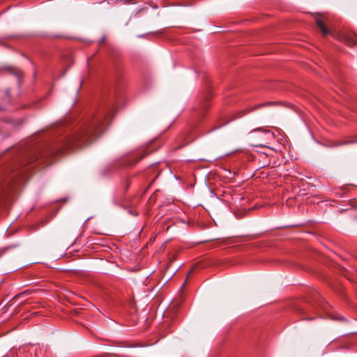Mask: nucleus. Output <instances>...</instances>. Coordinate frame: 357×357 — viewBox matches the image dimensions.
Returning <instances> with one entry per match:
<instances>
[{
  "mask_svg": "<svg viewBox=\"0 0 357 357\" xmlns=\"http://www.w3.org/2000/svg\"><path fill=\"white\" fill-rule=\"evenodd\" d=\"M333 37L350 47L357 45V35L351 32H341L334 34Z\"/></svg>",
  "mask_w": 357,
  "mask_h": 357,
  "instance_id": "1",
  "label": "nucleus"
},
{
  "mask_svg": "<svg viewBox=\"0 0 357 357\" xmlns=\"http://www.w3.org/2000/svg\"><path fill=\"white\" fill-rule=\"evenodd\" d=\"M91 131H84L78 135H77L73 139H70L69 144L68 145V148L75 147L82 145L84 144L88 139L90 137Z\"/></svg>",
  "mask_w": 357,
  "mask_h": 357,
  "instance_id": "2",
  "label": "nucleus"
},
{
  "mask_svg": "<svg viewBox=\"0 0 357 357\" xmlns=\"http://www.w3.org/2000/svg\"><path fill=\"white\" fill-rule=\"evenodd\" d=\"M316 22H317V26L319 28V29L321 30V31L322 32V34L324 36H326L330 33L328 29L327 28V26L325 24L324 21L321 18H320V17L317 18Z\"/></svg>",
  "mask_w": 357,
  "mask_h": 357,
  "instance_id": "3",
  "label": "nucleus"
},
{
  "mask_svg": "<svg viewBox=\"0 0 357 357\" xmlns=\"http://www.w3.org/2000/svg\"><path fill=\"white\" fill-rule=\"evenodd\" d=\"M271 105V103L270 102H266V103L256 105H255L252 107L248 108L247 109H248L247 112H250L254 111V110H255L257 109L260 108L261 107H263V106H265V105Z\"/></svg>",
  "mask_w": 357,
  "mask_h": 357,
  "instance_id": "4",
  "label": "nucleus"
},
{
  "mask_svg": "<svg viewBox=\"0 0 357 357\" xmlns=\"http://www.w3.org/2000/svg\"><path fill=\"white\" fill-rule=\"evenodd\" d=\"M29 294V291H24V292H22V293L19 294L18 295H17V296H16V297H22V296H23L24 295H26V294Z\"/></svg>",
  "mask_w": 357,
  "mask_h": 357,
  "instance_id": "5",
  "label": "nucleus"
},
{
  "mask_svg": "<svg viewBox=\"0 0 357 357\" xmlns=\"http://www.w3.org/2000/svg\"><path fill=\"white\" fill-rule=\"evenodd\" d=\"M186 281H187V279L184 281L183 284V287L185 286V283H186Z\"/></svg>",
  "mask_w": 357,
  "mask_h": 357,
  "instance_id": "6",
  "label": "nucleus"
},
{
  "mask_svg": "<svg viewBox=\"0 0 357 357\" xmlns=\"http://www.w3.org/2000/svg\"><path fill=\"white\" fill-rule=\"evenodd\" d=\"M192 272V269L191 271H190L188 275H190Z\"/></svg>",
  "mask_w": 357,
  "mask_h": 357,
  "instance_id": "7",
  "label": "nucleus"
}]
</instances>
